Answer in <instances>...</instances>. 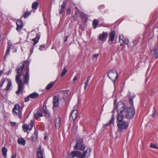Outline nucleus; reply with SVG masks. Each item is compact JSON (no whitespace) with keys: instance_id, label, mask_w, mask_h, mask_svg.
Segmentation results:
<instances>
[{"instance_id":"f257e3e1","label":"nucleus","mask_w":158,"mask_h":158,"mask_svg":"<svg viewBox=\"0 0 158 158\" xmlns=\"http://www.w3.org/2000/svg\"><path fill=\"white\" fill-rule=\"evenodd\" d=\"M29 64L30 62L27 60L24 61L22 66L17 69V74L15 80L18 85V90L16 92V93L17 95L20 94V92L23 91L24 88V84L23 83L22 80L20 79L21 73L23 70L24 67V71L26 72V68H29Z\"/></svg>"},{"instance_id":"f03ea898","label":"nucleus","mask_w":158,"mask_h":158,"mask_svg":"<svg viewBox=\"0 0 158 158\" xmlns=\"http://www.w3.org/2000/svg\"><path fill=\"white\" fill-rule=\"evenodd\" d=\"M124 116L121 113H118L117 115L116 121L118 131L121 132L123 131L126 130L129 125L128 122L123 120Z\"/></svg>"},{"instance_id":"7ed1b4c3","label":"nucleus","mask_w":158,"mask_h":158,"mask_svg":"<svg viewBox=\"0 0 158 158\" xmlns=\"http://www.w3.org/2000/svg\"><path fill=\"white\" fill-rule=\"evenodd\" d=\"M135 97L133 96H130L129 102L132 107L126 108L123 113V116L124 115L125 117L128 119H131L133 118L135 114V109L133 107V99Z\"/></svg>"},{"instance_id":"20e7f679","label":"nucleus","mask_w":158,"mask_h":158,"mask_svg":"<svg viewBox=\"0 0 158 158\" xmlns=\"http://www.w3.org/2000/svg\"><path fill=\"white\" fill-rule=\"evenodd\" d=\"M91 149L87 148L86 150L84 151L83 153L78 151H72L70 156L72 158L76 157L77 158H87L90 154Z\"/></svg>"},{"instance_id":"39448f33","label":"nucleus","mask_w":158,"mask_h":158,"mask_svg":"<svg viewBox=\"0 0 158 158\" xmlns=\"http://www.w3.org/2000/svg\"><path fill=\"white\" fill-rule=\"evenodd\" d=\"M107 76L114 84L115 82L118 77L117 72L115 68L110 69L107 73Z\"/></svg>"},{"instance_id":"423d86ee","label":"nucleus","mask_w":158,"mask_h":158,"mask_svg":"<svg viewBox=\"0 0 158 158\" xmlns=\"http://www.w3.org/2000/svg\"><path fill=\"white\" fill-rule=\"evenodd\" d=\"M83 139L81 138L77 139L76 142V145L74 147V149L83 151L85 149V147L83 145Z\"/></svg>"},{"instance_id":"0eeeda50","label":"nucleus","mask_w":158,"mask_h":158,"mask_svg":"<svg viewBox=\"0 0 158 158\" xmlns=\"http://www.w3.org/2000/svg\"><path fill=\"white\" fill-rule=\"evenodd\" d=\"M13 114L14 115L18 116L20 118H21L22 112V109L21 108L18 104L15 105L12 110Z\"/></svg>"},{"instance_id":"6e6552de","label":"nucleus","mask_w":158,"mask_h":158,"mask_svg":"<svg viewBox=\"0 0 158 158\" xmlns=\"http://www.w3.org/2000/svg\"><path fill=\"white\" fill-rule=\"evenodd\" d=\"M116 110L118 113L120 112L119 113L123 114V111L125 110V106L123 102L121 101L118 102L117 104L115 107Z\"/></svg>"},{"instance_id":"1a4fd4ad","label":"nucleus","mask_w":158,"mask_h":158,"mask_svg":"<svg viewBox=\"0 0 158 158\" xmlns=\"http://www.w3.org/2000/svg\"><path fill=\"white\" fill-rule=\"evenodd\" d=\"M36 154L38 158H44V149L41 148V146H39L37 148Z\"/></svg>"},{"instance_id":"9d476101","label":"nucleus","mask_w":158,"mask_h":158,"mask_svg":"<svg viewBox=\"0 0 158 158\" xmlns=\"http://www.w3.org/2000/svg\"><path fill=\"white\" fill-rule=\"evenodd\" d=\"M34 125V123L31 121L29 125L26 124H23L22 126L23 129L25 132L27 131H31V130Z\"/></svg>"},{"instance_id":"9b49d317","label":"nucleus","mask_w":158,"mask_h":158,"mask_svg":"<svg viewBox=\"0 0 158 158\" xmlns=\"http://www.w3.org/2000/svg\"><path fill=\"white\" fill-rule=\"evenodd\" d=\"M26 72L23 75V79L24 84H28L29 82V68H27L26 69Z\"/></svg>"},{"instance_id":"f8f14e48","label":"nucleus","mask_w":158,"mask_h":158,"mask_svg":"<svg viewBox=\"0 0 158 158\" xmlns=\"http://www.w3.org/2000/svg\"><path fill=\"white\" fill-rule=\"evenodd\" d=\"M16 30L19 32H20L23 27V23L22 20L20 19L18 20L16 22Z\"/></svg>"},{"instance_id":"ddd939ff","label":"nucleus","mask_w":158,"mask_h":158,"mask_svg":"<svg viewBox=\"0 0 158 158\" xmlns=\"http://www.w3.org/2000/svg\"><path fill=\"white\" fill-rule=\"evenodd\" d=\"M108 35V34L107 32H103L102 34L99 35V39L101 41H104L106 40Z\"/></svg>"},{"instance_id":"4468645a","label":"nucleus","mask_w":158,"mask_h":158,"mask_svg":"<svg viewBox=\"0 0 158 158\" xmlns=\"http://www.w3.org/2000/svg\"><path fill=\"white\" fill-rule=\"evenodd\" d=\"M78 111L77 110H73L71 114L69 117L70 119L74 121L77 117Z\"/></svg>"},{"instance_id":"2eb2a0df","label":"nucleus","mask_w":158,"mask_h":158,"mask_svg":"<svg viewBox=\"0 0 158 158\" xmlns=\"http://www.w3.org/2000/svg\"><path fill=\"white\" fill-rule=\"evenodd\" d=\"M53 102L54 107H58L59 104V98L57 96H54L53 97Z\"/></svg>"},{"instance_id":"dca6fc26","label":"nucleus","mask_w":158,"mask_h":158,"mask_svg":"<svg viewBox=\"0 0 158 158\" xmlns=\"http://www.w3.org/2000/svg\"><path fill=\"white\" fill-rule=\"evenodd\" d=\"M43 110L44 116L47 118H49V114L46 106H44L43 107Z\"/></svg>"},{"instance_id":"f3484780","label":"nucleus","mask_w":158,"mask_h":158,"mask_svg":"<svg viewBox=\"0 0 158 158\" xmlns=\"http://www.w3.org/2000/svg\"><path fill=\"white\" fill-rule=\"evenodd\" d=\"M61 121V118L58 117L55 120V126L56 129H59L60 127V123Z\"/></svg>"},{"instance_id":"a211bd4d","label":"nucleus","mask_w":158,"mask_h":158,"mask_svg":"<svg viewBox=\"0 0 158 158\" xmlns=\"http://www.w3.org/2000/svg\"><path fill=\"white\" fill-rule=\"evenodd\" d=\"M38 131L35 130L34 132L33 135H32L31 138V140L33 142H35L37 139L38 137Z\"/></svg>"},{"instance_id":"6ab92c4d","label":"nucleus","mask_w":158,"mask_h":158,"mask_svg":"<svg viewBox=\"0 0 158 158\" xmlns=\"http://www.w3.org/2000/svg\"><path fill=\"white\" fill-rule=\"evenodd\" d=\"M115 33L114 31H111L109 35V40L111 41H113L114 40V37L115 36Z\"/></svg>"},{"instance_id":"aec40b11","label":"nucleus","mask_w":158,"mask_h":158,"mask_svg":"<svg viewBox=\"0 0 158 158\" xmlns=\"http://www.w3.org/2000/svg\"><path fill=\"white\" fill-rule=\"evenodd\" d=\"M119 40H122L123 42L126 44H128L129 43V40L123 37V35L119 36Z\"/></svg>"},{"instance_id":"412c9836","label":"nucleus","mask_w":158,"mask_h":158,"mask_svg":"<svg viewBox=\"0 0 158 158\" xmlns=\"http://www.w3.org/2000/svg\"><path fill=\"white\" fill-rule=\"evenodd\" d=\"M17 142L19 144L23 146H24L26 143V140L22 138L18 139Z\"/></svg>"},{"instance_id":"4be33fe9","label":"nucleus","mask_w":158,"mask_h":158,"mask_svg":"<svg viewBox=\"0 0 158 158\" xmlns=\"http://www.w3.org/2000/svg\"><path fill=\"white\" fill-rule=\"evenodd\" d=\"M42 114L43 112L42 110H40L37 111V113L35 114V118L36 119H37L39 117L43 116V115Z\"/></svg>"},{"instance_id":"5701e85b","label":"nucleus","mask_w":158,"mask_h":158,"mask_svg":"<svg viewBox=\"0 0 158 158\" xmlns=\"http://www.w3.org/2000/svg\"><path fill=\"white\" fill-rule=\"evenodd\" d=\"M39 96V94L36 92H34L29 94V97L32 99H35L38 98Z\"/></svg>"},{"instance_id":"b1692460","label":"nucleus","mask_w":158,"mask_h":158,"mask_svg":"<svg viewBox=\"0 0 158 158\" xmlns=\"http://www.w3.org/2000/svg\"><path fill=\"white\" fill-rule=\"evenodd\" d=\"M40 37V35L38 34H36V37L35 38L32 39V40L34 42L33 44L34 46L38 42Z\"/></svg>"},{"instance_id":"393cba45","label":"nucleus","mask_w":158,"mask_h":158,"mask_svg":"<svg viewBox=\"0 0 158 158\" xmlns=\"http://www.w3.org/2000/svg\"><path fill=\"white\" fill-rule=\"evenodd\" d=\"M98 24L99 21L96 19H94L93 20L92 23V25L93 26V28L94 29H95Z\"/></svg>"},{"instance_id":"a878e982","label":"nucleus","mask_w":158,"mask_h":158,"mask_svg":"<svg viewBox=\"0 0 158 158\" xmlns=\"http://www.w3.org/2000/svg\"><path fill=\"white\" fill-rule=\"evenodd\" d=\"M38 5L39 3L38 2H35L32 3L31 7L33 9L36 10L38 7Z\"/></svg>"},{"instance_id":"bb28decb","label":"nucleus","mask_w":158,"mask_h":158,"mask_svg":"<svg viewBox=\"0 0 158 158\" xmlns=\"http://www.w3.org/2000/svg\"><path fill=\"white\" fill-rule=\"evenodd\" d=\"M7 151V150L6 148L5 147L2 148V154L5 158H6V157Z\"/></svg>"},{"instance_id":"cd10ccee","label":"nucleus","mask_w":158,"mask_h":158,"mask_svg":"<svg viewBox=\"0 0 158 158\" xmlns=\"http://www.w3.org/2000/svg\"><path fill=\"white\" fill-rule=\"evenodd\" d=\"M114 118L113 115H112V118H111V119L110 120V121L109 123H107V124H105L104 126L105 127H106L108 126L110 124L112 123H114Z\"/></svg>"},{"instance_id":"c85d7f7f","label":"nucleus","mask_w":158,"mask_h":158,"mask_svg":"<svg viewBox=\"0 0 158 158\" xmlns=\"http://www.w3.org/2000/svg\"><path fill=\"white\" fill-rule=\"evenodd\" d=\"M80 16L81 19H87V15L85 13L82 12H81Z\"/></svg>"},{"instance_id":"c756f323","label":"nucleus","mask_w":158,"mask_h":158,"mask_svg":"<svg viewBox=\"0 0 158 158\" xmlns=\"http://www.w3.org/2000/svg\"><path fill=\"white\" fill-rule=\"evenodd\" d=\"M54 82H51L49 83L46 87L45 89L47 90H49L51 87L53 86L54 84Z\"/></svg>"},{"instance_id":"7c9ffc66","label":"nucleus","mask_w":158,"mask_h":158,"mask_svg":"<svg viewBox=\"0 0 158 158\" xmlns=\"http://www.w3.org/2000/svg\"><path fill=\"white\" fill-rule=\"evenodd\" d=\"M31 14V12L29 11H27L24 13V14L23 15V17L25 18H27L28 16L30 15Z\"/></svg>"},{"instance_id":"2f4dec72","label":"nucleus","mask_w":158,"mask_h":158,"mask_svg":"<svg viewBox=\"0 0 158 158\" xmlns=\"http://www.w3.org/2000/svg\"><path fill=\"white\" fill-rule=\"evenodd\" d=\"M67 70L65 68H64L61 74V77H64L66 73L67 72Z\"/></svg>"},{"instance_id":"473e14b6","label":"nucleus","mask_w":158,"mask_h":158,"mask_svg":"<svg viewBox=\"0 0 158 158\" xmlns=\"http://www.w3.org/2000/svg\"><path fill=\"white\" fill-rule=\"evenodd\" d=\"M11 83L10 81H8L6 89V90L8 91L10 89V88L11 87Z\"/></svg>"},{"instance_id":"72a5a7b5","label":"nucleus","mask_w":158,"mask_h":158,"mask_svg":"<svg viewBox=\"0 0 158 158\" xmlns=\"http://www.w3.org/2000/svg\"><path fill=\"white\" fill-rule=\"evenodd\" d=\"M150 147L151 148L157 149H158V147H157L156 146V144H153L152 143H151L150 145Z\"/></svg>"},{"instance_id":"f704fd0d","label":"nucleus","mask_w":158,"mask_h":158,"mask_svg":"<svg viewBox=\"0 0 158 158\" xmlns=\"http://www.w3.org/2000/svg\"><path fill=\"white\" fill-rule=\"evenodd\" d=\"M10 45H8L7 48V49L6 52L5 53L6 56L10 53Z\"/></svg>"},{"instance_id":"c9c22d12","label":"nucleus","mask_w":158,"mask_h":158,"mask_svg":"<svg viewBox=\"0 0 158 158\" xmlns=\"http://www.w3.org/2000/svg\"><path fill=\"white\" fill-rule=\"evenodd\" d=\"M5 81V80L4 78L2 79L1 81V82L0 83V86L1 87H2Z\"/></svg>"},{"instance_id":"e433bc0d","label":"nucleus","mask_w":158,"mask_h":158,"mask_svg":"<svg viewBox=\"0 0 158 158\" xmlns=\"http://www.w3.org/2000/svg\"><path fill=\"white\" fill-rule=\"evenodd\" d=\"M66 4L65 1H64L62 4L61 5V8L64 9L66 7Z\"/></svg>"},{"instance_id":"4c0bfd02","label":"nucleus","mask_w":158,"mask_h":158,"mask_svg":"<svg viewBox=\"0 0 158 158\" xmlns=\"http://www.w3.org/2000/svg\"><path fill=\"white\" fill-rule=\"evenodd\" d=\"M104 8L105 7L104 5H100L98 7V9L101 10V11H102V10L104 9Z\"/></svg>"},{"instance_id":"58836bf2","label":"nucleus","mask_w":158,"mask_h":158,"mask_svg":"<svg viewBox=\"0 0 158 158\" xmlns=\"http://www.w3.org/2000/svg\"><path fill=\"white\" fill-rule=\"evenodd\" d=\"M45 46V45H40V48H39V50H40V51L42 50V49L41 48H44Z\"/></svg>"},{"instance_id":"ea45409f","label":"nucleus","mask_w":158,"mask_h":158,"mask_svg":"<svg viewBox=\"0 0 158 158\" xmlns=\"http://www.w3.org/2000/svg\"><path fill=\"white\" fill-rule=\"evenodd\" d=\"M70 9L69 8H67L66 12V14L68 15L70 14Z\"/></svg>"},{"instance_id":"a19ab883","label":"nucleus","mask_w":158,"mask_h":158,"mask_svg":"<svg viewBox=\"0 0 158 158\" xmlns=\"http://www.w3.org/2000/svg\"><path fill=\"white\" fill-rule=\"evenodd\" d=\"M77 17V14L76 12L74 15L73 16V18L74 19H76Z\"/></svg>"},{"instance_id":"79ce46f5","label":"nucleus","mask_w":158,"mask_h":158,"mask_svg":"<svg viewBox=\"0 0 158 158\" xmlns=\"http://www.w3.org/2000/svg\"><path fill=\"white\" fill-rule=\"evenodd\" d=\"M157 18V13H156L154 14L153 16V19L156 20Z\"/></svg>"},{"instance_id":"37998d69","label":"nucleus","mask_w":158,"mask_h":158,"mask_svg":"<svg viewBox=\"0 0 158 158\" xmlns=\"http://www.w3.org/2000/svg\"><path fill=\"white\" fill-rule=\"evenodd\" d=\"M29 98H30V97H29V95L28 96H27V97L25 98V102H27V101H28L29 100Z\"/></svg>"},{"instance_id":"c03bdc74","label":"nucleus","mask_w":158,"mask_h":158,"mask_svg":"<svg viewBox=\"0 0 158 158\" xmlns=\"http://www.w3.org/2000/svg\"><path fill=\"white\" fill-rule=\"evenodd\" d=\"M16 154L15 153L12 154L11 158H16Z\"/></svg>"},{"instance_id":"a18cd8bd","label":"nucleus","mask_w":158,"mask_h":158,"mask_svg":"<svg viewBox=\"0 0 158 158\" xmlns=\"http://www.w3.org/2000/svg\"><path fill=\"white\" fill-rule=\"evenodd\" d=\"M64 9L63 8H61L60 10L59 11V13L60 14H61L62 13V12H63V11H64Z\"/></svg>"},{"instance_id":"49530a36","label":"nucleus","mask_w":158,"mask_h":158,"mask_svg":"<svg viewBox=\"0 0 158 158\" xmlns=\"http://www.w3.org/2000/svg\"><path fill=\"white\" fill-rule=\"evenodd\" d=\"M85 85L84 86V89L85 90L88 85V83L85 82Z\"/></svg>"},{"instance_id":"de8ad7c7","label":"nucleus","mask_w":158,"mask_h":158,"mask_svg":"<svg viewBox=\"0 0 158 158\" xmlns=\"http://www.w3.org/2000/svg\"><path fill=\"white\" fill-rule=\"evenodd\" d=\"M69 37V36H67L65 37L64 40V42H66L67 41Z\"/></svg>"},{"instance_id":"09e8293b","label":"nucleus","mask_w":158,"mask_h":158,"mask_svg":"<svg viewBox=\"0 0 158 158\" xmlns=\"http://www.w3.org/2000/svg\"><path fill=\"white\" fill-rule=\"evenodd\" d=\"M10 124L12 126H14L16 125V123L15 122H11L10 123Z\"/></svg>"},{"instance_id":"8fccbe9b","label":"nucleus","mask_w":158,"mask_h":158,"mask_svg":"<svg viewBox=\"0 0 158 158\" xmlns=\"http://www.w3.org/2000/svg\"><path fill=\"white\" fill-rule=\"evenodd\" d=\"M98 54H96L94 55L93 56V58L94 59V58H96V59L98 56Z\"/></svg>"},{"instance_id":"3c124183","label":"nucleus","mask_w":158,"mask_h":158,"mask_svg":"<svg viewBox=\"0 0 158 158\" xmlns=\"http://www.w3.org/2000/svg\"><path fill=\"white\" fill-rule=\"evenodd\" d=\"M155 114H156V111H155V110H154V111H153V113L152 114V117H154Z\"/></svg>"},{"instance_id":"603ef678","label":"nucleus","mask_w":158,"mask_h":158,"mask_svg":"<svg viewBox=\"0 0 158 158\" xmlns=\"http://www.w3.org/2000/svg\"><path fill=\"white\" fill-rule=\"evenodd\" d=\"M77 77L76 76H75L73 79V81H76L77 80Z\"/></svg>"},{"instance_id":"864d4df0","label":"nucleus","mask_w":158,"mask_h":158,"mask_svg":"<svg viewBox=\"0 0 158 158\" xmlns=\"http://www.w3.org/2000/svg\"><path fill=\"white\" fill-rule=\"evenodd\" d=\"M11 69H10V70H9L8 72H7V75H8L10 73H11Z\"/></svg>"},{"instance_id":"5fc2aeb1","label":"nucleus","mask_w":158,"mask_h":158,"mask_svg":"<svg viewBox=\"0 0 158 158\" xmlns=\"http://www.w3.org/2000/svg\"><path fill=\"white\" fill-rule=\"evenodd\" d=\"M90 77H91L90 76H89V77H87V80H88V81H89L90 80Z\"/></svg>"},{"instance_id":"6e6d98bb","label":"nucleus","mask_w":158,"mask_h":158,"mask_svg":"<svg viewBox=\"0 0 158 158\" xmlns=\"http://www.w3.org/2000/svg\"><path fill=\"white\" fill-rule=\"evenodd\" d=\"M75 9H76V10H77V11H78L79 10H78V8H77V7H76H76H75Z\"/></svg>"},{"instance_id":"4d7b16f0","label":"nucleus","mask_w":158,"mask_h":158,"mask_svg":"<svg viewBox=\"0 0 158 158\" xmlns=\"http://www.w3.org/2000/svg\"><path fill=\"white\" fill-rule=\"evenodd\" d=\"M3 73V72L2 71H0V75H1L2 73Z\"/></svg>"},{"instance_id":"13d9d810","label":"nucleus","mask_w":158,"mask_h":158,"mask_svg":"<svg viewBox=\"0 0 158 158\" xmlns=\"http://www.w3.org/2000/svg\"><path fill=\"white\" fill-rule=\"evenodd\" d=\"M89 81H88V80H87L86 81H85V82L87 83H89Z\"/></svg>"},{"instance_id":"bf43d9fd","label":"nucleus","mask_w":158,"mask_h":158,"mask_svg":"<svg viewBox=\"0 0 158 158\" xmlns=\"http://www.w3.org/2000/svg\"><path fill=\"white\" fill-rule=\"evenodd\" d=\"M89 81H88V80H87L86 81H85V82L87 83H89Z\"/></svg>"},{"instance_id":"052dcab7","label":"nucleus","mask_w":158,"mask_h":158,"mask_svg":"<svg viewBox=\"0 0 158 158\" xmlns=\"http://www.w3.org/2000/svg\"><path fill=\"white\" fill-rule=\"evenodd\" d=\"M46 138H47L46 136H44V139H46Z\"/></svg>"},{"instance_id":"680f3d73","label":"nucleus","mask_w":158,"mask_h":158,"mask_svg":"<svg viewBox=\"0 0 158 158\" xmlns=\"http://www.w3.org/2000/svg\"><path fill=\"white\" fill-rule=\"evenodd\" d=\"M6 54H5V55L4 56V59H5V57H6Z\"/></svg>"},{"instance_id":"e2e57ef3","label":"nucleus","mask_w":158,"mask_h":158,"mask_svg":"<svg viewBox=\"0 0 158 158\" xmlns=\"http://www.w3.org/2000/svg\"><path fill=\"white\" fill-rule=\"evenodd\" d=\"M136 42V41L135 40L133 41V42L134 43V42Z\"/></svg>"},{"instance_id":"0e129e2a","label":"nucleus","mask_w":158,"mask_h":158,"mask_svg":"<svg viewBox=\"0 0 158 158\" xmlns=\"http://www.w3.org/2000/svg\"><path fill=\"white\" fill-rule=\"evenodd\" d=\"M52 49H53V48H52Z\"/></svg>"}]
</instances>
